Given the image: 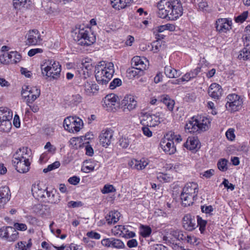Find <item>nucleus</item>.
I'll return each instance as SVG.
<instances>
[{
	"label": "nucleus",
	"instance_id": "obj_60",
	"mask_svg": "<svg viewBox=\"0 0 250 250\" xmlns=\"http://www.w3.org/2000/svg\"><path fill=\"white\" fill-rule=\"evenodd\" d=\"M44 149H47V151L51 154H54L56 150V147L51 145L49 142L46 143L44 146Z\"/></svg>",
	"mask_w": 250,
	"mask_h": 250
},
{
	"label": "nucleus",
	"instance_id": "obj_8",
	"mask_svg": "<svg viewBox=\"0 0 250 250\" xmlns=\"http://www.w3.org/2000/svg\"><path fill=\"white\" fill-rule=\"evenodd\" d=\"M226 107L227 109L231 112L240 110L242 106V99L235 94H229L226 97Z\"/></svg>",
	"mask_w": 250,
	"mask_h": 250
},
{
	"label": "nucleus",
	"instance_id": "obj_2",
	"mask_svg": "<svg viewBox=\"0 0 250 250\" xmlns=\"http://www.w3.org/2000/svg\"><path fill=\"white\" fill-rule=\"evenodd\" d=\"M210 126L209 119L206 117H193L185 125V130L189 133H200L208 130Z\"/></svg>",
	"mask_w": 250,
	"mask_h": 250
},
{
	"label": "nucleus",
	"instance_id": "obj_4",
	"mask_svg": "<svg viewBox=\"0 0 250 250\" xmlns=\"http://www.w3.org/2000/svg\"><path fill=\"white\" fill-rule=\"evenodd\" d=\"M125 96H118L114 93L107 95L103 100V106L107 109L115 111L119 109L125 110Z\"/></svg>",
	"mask_w": 250,
	"mask_h": 250
},
{
	"label": "nucleus",
	"instance_id": "obj_39",
	"mask_svg": "<svg viewBox=\"0 0 250 250\" xmlns=\"http://www.w3.org/2000/svg\"><path fill=\"white\" fill-rule=\"evenodd\" d=\"M31 245L32 243L30 239L27 243L25 241H21L16 245L15 250H29Z\"/></svg>",
	"mask_w": 250,
	"mask_h": 250
},
{
	"label": "nucleus",
	"instance_id": "obj_48",
	"mask_svg": "<svg viewBox=\"0 0 250 250\" xmlns=\"http://www.w3.org/2000/svg\"><path fill=\"white\" fill-rule=\"evenodd\" d=\"M197 225L198 226H199V229L201 232L202 233L205 230L206 226L207 225V221L205 220L202 219V218L199 216H197V219L196 220Z\"/></svg>",
	"mask_w": 250,
	"mask_h": 250
},
{
	"label": "nucleus",
	"instance_id": "obj_43",
	"mask_svg": "<svg viewBox=\"0 0 250 250\" xmlns=\"http://www.w3.org/2000/svg\"><path fill=\"white\" fill-rule=\"evenodd\" d=\"M158 179L161 182H170L173 177L167 173H160L157 176Z\"/></svg>",
	"mask_w": 250,
	"mask_h": 250
},
{
	"label": "nucleus",
	"instance_id": "obj_58",
	"mask_svg": "<svg viewBox=\"0 0 250 250\" xmlns=\"http://www.w3.org/2000/svg\"><path fill=\"white\" fill-rule=\"evenodd\" d=\"M83 204L81 201H71L68 203L67 206L69 208H76L81 207Z\"/></svg>",
	"mask_w": 250,
	"mask_h": 250
},
{
	"label": "nucleus",
	"instance_id": "obj_47",
	"mask_svg": "<svg viewBox=\"0 0 250 250\" xmlns=\"http://www.w3.org/2000/svg\"><path fill=\"white\" fill-rule=\"evenodd\" d=\"M228 161L225 159H221L219 160L217 163V166L220 170H221L222 171H225L227 170V164H228Z\"/></svg>",
	"mask_w": 250,
	"mask_h": 250
},
{
	"label": "nucleus",
	"instance_id": "obj_42",
	"mask_svg": "<svg viewBox=\"0 0 250 250\" xmlns=\"http://www.w3.org/2000/svg\"><path fill=\"white\" fill-rule=\"evenodd\" d=\"M151 231V229L148 226L141 225L140 227V233L143 237H148L150 235Z\"/></svg>",
	"mask_w": 250,
	"mask_h": 250
},
{
	"label": "nucleus",
	"instance_id": "obj_1",
	"mask_svg": "<svg viewBox=\"0 0 250 250\" xmlns=\"http://www.w3.org/2000/svg\"><path fill=\"white\" fill-rule=\"evenodd\" d=\"M114 72L113 62H100L95 68L96 80L99 84H106L112 78Z\"/></svg>",
	"mask_w": 250,
	"mask_h": 250
},
{
	"label": "nucleus",
	"instance_id": "obj_11",
	"mask_svg": "<svg viewBox=\"0 0 250 250\" xmlns=\"http://www.w3.org/2000/svg\"><path fill=\"white\" fill-rule=\"evenodd\" d=\"M19 233L13 227H2L0 228V237L10 242L15 241L19 237Z\"/></svg>",
	"mask_w": 250,
	"mask_h": 250
},
{
	"label": "nucleus",
	"instance_id": "obj_33",
	"mask_svg": "<svg viewBox=\"0 0 250 250\" xmlns=\"http://www.w3.org/2000/svg\"><path fill=\"white\" fill-rule=\"evenodd\" d=\"M196 197V196L182 193L181 195V199L182 205L185 207L189 206L192 205L193 203L194 198Z\"/></svg>",
	"mask_w": 250,
	"mask_h": 250
},
{
	"label": "nucleus",
	"instance_id": "obj_10",
	"mask_svg": "<svg viewBox=\"0 0 250 250\" xmlns=\"http://www.w3.org/2000/svg\"><path fill=\"white\" fill-rule=\"evenodd\" d=\"M160 146L166 153L169 155L175 153L176 151L173 142V138L170 139L168 134L162 139L160 143Z\"/></svg>",
	"mask_w": 250,
	"mask_h": 250
},
{
	"label": "nucleus",
	"instance_id": "obj_24",
	"mask_svg": "<svg viewBox=\"0 0 250 250\" xmlns=\"http://www.w3.org/2000/svg\"><path fill=\"white\" fill-rule=\"evenodd\" d=\"M149 161L146 158H142L140 160L132 159L128 162V166L132 168L138 170L145 169L148 165Z\"/></svg>",
	"mask_w": 250,
	"mask_h": 250
},
{
	"label": "nucleus",
	"instance_id": "obj_62",
	"mask_svg": "<svg viewBox=\"0 0 250 250\" xmlns=\"http://www.w3.org/2000/svg\"><path fill=\"white\" fill-rule=\"evenodd\" d=\"M14 229L17 230L24 231L27 229V226L25 224L16 223L14 224Z\"/></svg>",
	"mask_w": 250,
	"mask_h": 250
},
{
	"label": "nucleus",
	"instance_id": "obj_22",
	"mask_svg": "<svg viewBox=\"0 0 250 250\" xmlns=\"http://www.w3.org/2000/svg\"><path fill=\"white\" fill-rule=\"evenodd\" d=\"M12 164L18 172L21 173L27 172L30 168V160L17 161L12 160Z\"/></svg>",
	"mask_w": 250,
	"mask_h": 250
},
{
	"label": "nucleus",
	"instance_id": "obj_18",
	"mask_svg": "<svg viewBox=\"0 0 250 250\" xmlns=\"http://www.w3.org/2000/svg\"><path fill=\"white\" fill-rule=\"evenodd\" d=\"M32 152L30 149L27 147L20 148L13 155V160L17 161H27L30 160L31 157Z\"/></svg>",
	"mask_w": 250,
	"mask_h": 250
},
{
	"label": "nucleus",
	"instance_id": "obj_6",
	"mask_svg": "<svg viewBox=\"0 0 250 250\" xmlns=\"http://www.w3.org/2000/svg\"><path fill=\"white\" fill-rule=\"evenodd\" d=\"M21 95L25 101L27 105L33 104L41 95V89L36 86L23 85L22 87Z\"/></svg>",
	"mask_w": 250,
	"mask_h": 250
},
{
	"label": "nucleus",
	"instance_id": "obj_32",
	"mask_svg": "<svg viewBox=\"0 0 250 250\" xmlns=\"http://www.w3.org/2000/svg\"><path fill=\"white\" fill-rule=\"evenodd\" d=\"M120 213L117 211H111L105 217L108 224H115L119 220Z\"/></svg>",
	"mask_w": 250,
	"mask_h": 250
},
{
	"label": "nucleus",
	"instance_id": "obj_19",
	"mask_svg": "<svg viewBox=\"0 0 250 250\" xmlns=\"http://www.w3.org/2000/svg\"><path fill=\"white\" fill-rule=\"evenodd\" d=\"M32 152L30 149L27 147L20 148L13 155V160L17 161H27L30 160L31 157Z\"/></svg>",
	"mask_w": 250,
	"mask_h": 250
},
{
	"label": "nucleus",
	"instance_id": "obj_29",
	"mask_svg": "<svg viewBox=\"0 0 250 250\" xmlns=\"http://www.w3.org/2000/svg\"><path fill=\"white\" fill-rule=\"evenodd\" d=\"M198 192V185L194 182L187 183L183 188L182 193L197 196Z\"/></svg>",
	"mask_w": 250,
	"mask_h": 250
},
{
	"label": "nucleus",
	"instance_id": "obj_25",
	"mask_svg": "<svg viewBox=\"0 0 250 250\" xmlns=\"http://www.w3.org/2000/svg\"><path fill=\"white\" fill-rule=\"evenodd\" d=\"M83 88L84 94L89 96L96 95L99 90V86L96 83L88 82L84 83Z\"/></svg>",
	"mask_w": 250,
	"mask_h": 250
},
{
	"label": "nucleus",
	"instance_id": "obj_12",
	"mask_svg": "<svg viewBox=\"0 0 250 250\" xmlns=\"http://www.w3.org/2000/svg\"><path fill=\"white\" fill-rule=\"evenodd\" d=\"M25 38L26 44L28 46L40 45L42 41L41 34L37 29L30 30Z\"/></svg>",
	"mask_w": 250,
	"mask_h": 250
},
{
	"label": "nucleus",
	"instance_id": "obj_45",
	"mask_svg": "<svg viewBox=\"0 0 250 250\" xmlns=\"http://www.w3.org/2000/svg\"><path fill=\"white\" fill-rule=\"evenodd\" d=\"M27 0H13V4L16 10H20L24 7L27 3Z\"/></svg>",
	"mask_w": 250,
	"mask_h": 250
},
{
	"label": "nucleus",
	"instance_id": "obj_51",
	"mask_svg": "<svg viewBox=\"0 0 250 250\" xmlns=\"http://www.w3.org/2000/svg\"><path fill=\"white\" fill-rule=\"evenodd\" d=\"M184 239L187 241L188 243L190 244L197 245L199 243L198 239L193 235H184Z\"/></svg>",
	"mask_w": 250,
	"mask_h": 250
},
{
	"label": "nucleus",
	"instance_id": "obj_14",
	"mask_svg": "<svg viewBox=\"0 0 250 250\" xmlns=\"http://www.w3.org/2000/svg\"><path fill=\"white\" fill-rule=\"evenodd\" d=\"M160 119L159 116L146 113L142 116L141 124L144 126L154 127L160 124Z\"/></svg>",
	"mask_w": 250,
	"mask_h": 250
},
{
	"label": "nucleus",
	"instance_id": "obj_57",
	"mask_svg": "<svg viewBox=\"0 0 250 250\" xmlns=\"http://www.w3.org/2000/svg\"><path fill=\"white\" fill-rule=\"evenodd\" d=\"M151 50L154 53H157L158 52L160 49L161 48V44L159 41H156L155 42H153L151 44Z\"/></svg>",
	"mask_w": 250,
	"mask_h": 250
},
{
	"label": "nucleus",
	"instance_id": "obj_54",
	"mask_svg": "<svg viewBox=\"0 0 250 250\" xmlns=\"http://www.w3.org/2000/svg\"><path fill=\"white\" fill-rule=\"evenodd\" d=\"M101 191L103 194H107L114 192L116 191V189L112 185L106 184L104 186Z\"/></svg>",
	"mask_w": 250,
	"mask_h": 250
},
{
	"label": "nucleus",
	"instance_id": "obj_36",
	"mask_svg": "<svg viewBox=\"0 0 250 250\" xmlns=\"http://www.w3.org/2000/svg\"><path fill=\"white\" fill-rule=\"evenodd\" d=\"M165 73L169 78H177L180 76V74L177 70L171 66H166L165 67Z\"/></svg>",
	"mask_w": 250,
	"mask_h": 250
},
{
	"label": "nucleus",
	"instance_id": "obj_27",
	"mask_svg": "<svg viewBox=\"0 0 250 250\" xmlns=\"http://www.w3.org/2000/svg\"><path fill=\"white\" fill-rule=\"evenodd\" d=\"M101 243L104 246L115 248H121L124 246L121 240L114 238L104 239Z\"/></svg>",
	"mask_w": 250,
	"mask_h": 250
},
{
	"label": "nucleus",
	"instance_id": "obj_7",
	"mask_svg": "<svg viewBox=\"0 0 250 250\" xmlns=\"http://www.w3.org/2000/svg\"><path fill=\"white\" fill-rule=\"evenodd\" d=\"M83 125V121L77 117L69 116L63 121L64 129L70 133L79 132Z\"/></svg>",
	"mask_w": 250,
	"mask_h": 250
},
{
	"label": "nucleus",
	"instance_id": "obj_3",
	"mask_svg": "<svg viewBox=\"0 0 250 250\" xmlns=\"http://www.w3.org/2000/svg\"><path fill=\"white\" fill-rule=\"evenodd\" d=\"M42 74L45 79L51 78L57 80L60 77L61 65L58 62L52 60H45L41 64Z\"/></svg>",
	"mask_w": 250,
	"mask_h": 250
},
{
	"label": "nucleus",
	"instance_id": "obj_30",
	"mask_svg": "<svg viewBox=\"0 0 250 250\" xmlns=\"http://www.w3.org/2000/svg\"><path fill=\"white\" fill-rule=\"evenodd\" d=\"M199 140L195 137H189L184 144L185 147L189 150H194L198 147Z\"/></svg>",
	"mask_w": 250,
	"mask_h": 250
},
{
	"label": "nucleus",
	"instance_id": "obj_38",
	"mask_svg": "<svg viewBox=\"0 0 250 250\" xmlns=\"http://www.w3.org/2000/svg\"><path fill=\"white\" fill-rule=\"evenodd\" d=\"M125 230V226L118 225L114 227L112 229V233L117 236H121L125 237V233L124 231Z\"/></svg>",
	"mask_w": 250,
	"mask_h": 250
},
{
	"label": "nucleus",
	"instance_id": "obj_59",
	"mask_svg": "<svg viewBox=\"0 0 250 250\" xmlns=\"http://www.w3.org/2000/svg\"><path fill=\"white\" fill-rule=\"evenodd\" d=\"M43 52V49L42 48H33L29 50L27 54L29 57H33L37 54L42 53Z\"/></svg>",
	"mask_w": 250,
	"mask_h": 250
},
{
	"label": "nucleus",
	"instance_id": "obj_56",
	"mask_svg": "<svg viewBox=\"0 0 250 250\" xmlns=\"http://www.w3.org/2000/svg\"><path fill=\"white\" fill-rule=\"evenodd\" d=\"M0 62L4 64L10 63L8 53L5 52L0 56Z\"/></svg>",
	"mask_w": 250,
	"mask_h": 250
},
{
	"label": "nucleus",
	"instance_id": "obj_31",
	"mask_svg": "<svg viewBox=\"0 0 250 250\" xmlns=\"http://www.w3.org/2000/svg\"><path fill=\"white\" fill-rule=\"evenodd\" d=\"M160 101L167 106L169 111H172L173 110L175 102L169 96L167 95H162L160 97Z\"/></svg>",
	"mask_w": 250,
	"mask_h": 250
},
{
	"label": "nucleus",
	"instance_id": "obj_23",
	"mask_svg": "<svg viewBox=\"0 0 250 250\" xmlns=\"http://www.w3.org/2000/svg\"><path fill=\"white\" fill-rule=\"evenodd\" d=\"M60 195L55 189L49 191L47 189L46 191L45 198L43 202H47L50 204H56L60 201Z\"/></svg>",
	"mask_w": 250,
	"mask_h": 250
},
{
	"label": "nucleus",
	"instance_id": "obj_55",
	"mask_svg": "<svg viewBox=\"0 0 250 250\" xmlns=\"http://www.w3.org/2000/svg\"><path fill=\"white\" fill-rule=\"evenodd\" d=\"M248 11H244L241 15L236 17L235 19V21L236 22H243L246 20L248 16Z\"/></svg>",
	"mask_w": 250,
	"mask_h": 250
},
{
	"label": "nucleus",
	"instance_id": "obj_21",
	"mask_svg": "<svg viewBox=\"0 0 250 250\" xmlns=\"http://www.w3.org/2000/svg\"><path fill=\"white\" fill-rule=\"evenodd\" d=\"M131 65L140 70H146L149 65L148 61L145 58L135 56L131 60Z\"/></svg>",
	"mask_w": 250,
	"mask_h": 250
},
{
	"label": "nucleus",
	"instance_id": "obj_53",
	"mask_svg": "<svg viewBox=\"0 0 250 250\" xmlns=\"http://www.w3.org/2000/svg\"><path fill=\"white\" fill-rule=\"evenodd\" d=\"M122 83V82L121 79L119 78H115L110 83L109 88L110 89H114L117 87L121 85Z\"/></svg>",
	"mask_w": 250,
	"mask_h": 250
},
{
	"label": "nucleus",
	"instance_id": "obj_49",
	"mask_svg": "<svg viewBox=\"0 0 250 250\" xmlns=\"http://www.w3.org/2000/svg\"><path fill=\"white\" fill-rule=\"evenodd\" d=\"M238 58L244 60L249 59L250 58V51L246 48H243L240 51Z\"/></svg>",
	"mask_w": 250,
	"mask_h": 250
},
{
	"label": "nucleus",
	"instance_id": "obj_41",
	"mask_svg": "<svg viewBox=\"0 0 250 250\" xmlns=\"http://www.w3.org/2000/svg\"><path fill=\"white\" fill-rule=\"evenodd\" d=\"M112 6L115 9L120 10L125 8V0H110Z\"/></svg>",
	"mask_w": 250,
	"mask_h": 250
},
{
	"label": "nucleus",
	"instance_id": "obj_64",
	"mask_svg": "<svg viewBox=\"0 0 250 250\" xmlns=\"http://www.w3.org/2000/svg\"><path fill=\"white\" fill-rule=\"evenodd\" d=\"M80 181V178L77 176H73L72 177H71L68 180V182L70 184L73 185H77L79 183Z\"/></svg>",
	"mask_w": 250,
	"mask_h": 250
},
{
	"label": "nucleus",
	"instance_id": "obj_61",
	"mask_svg": "<svg viewBox=\"0 0 250 250\" xmlns=\"http://www.w3.org/2000/svg\"><path fill=\"white\" fill-rule=\"evenodd\" d=\"M86 236L89 238H92L95 239H100L101 238V235L98 232H94L93 231H90L86 233Z\"/></svg>",
	"mask_w": 250,
	"mask_h": 250
},
{
	"label": "nucleus",
	"instance_id": "obj_63",
	"mask_svg": "<svg viewBox=\"0 0 250 250\" xmlns=\"http://www.w3.org/2000/svg\"><path fill=\"white\" fill-rule=\"evenodd\" d=\"M192 78H193V76L191 75L189 72L186 73L181 78L178 79V82H188Z\"/></svg>",
	"mask_w": 250,
	"mask_h": 250
},
{
	"label": "nucleus",
	"instance_id": "obj_20",
	"mask_svg": "<svg viewBox=\"0 0 250 250\" xmlns=\"http://www.w3.org/2000/svg\"><path fill=\"white\" fill-rule=\"evenodd\" d=\"M47 189V188L43 186L40 184H38L32 186L31 191L33 196L36 199L38 200L41 199L43 201Z\"/></svg>",
	"mask_w": 250,
	"mask_h": 250
},
{
	"label": "nucleus",
	"instance_id": "obj_13",
	"mask_svg": "<svg viewBox=\"0 0 250 250\" xmlns=\"http://www.w3.org/2000/svg\"><path fill=\"white\" fill-rule=\"evenodd\" d=\"M113 135L114 131L111 128H106L103 129L99 136L100 144L103 146L107 147L114 140Z\"/></svg>",
	"mask_w": 250,
	"mask_h": 250
},
{
	"label": "nucleus",
	"instance_id": "obj_26",
	"mask_svg": "<svg viewBox=\"0 0 250 250\" xmlns=\"http://www.w3.org/2000/svg\"><path fill=\"white\" fill-rule=\"evenodd\" d=\"M11 198L10 190L8 187L3 186L0 188V208L8 202Z\"/></svg>",
	"mask_w": 250,
	"mask_h": 250
},
{
	"label": "nucleus",
	"instance_id": "obj_16",
	"mask_svg": "<svg viewBox=\"0 0 250 250\" xmlns=\"http://www.w3.org/2000/svg\"><path fill=\"white\" fill-rule=\"evenodd\" d=\"M232 21L228 19H218L215 23L217 31L220 33H226L231 29Z\"/></svg>",
	"mask_w": 250,
	"mask_h": 250
},
{
	"label": "nucleus",
	"instance_id": "obj_46",
	"mask_svg": "<svg viewBox=\"0 0 250 250\" xmlns=\"http://www.w3.org/2000/svg\"><path fill=\"white\" fill-rule=\"evenodd\" d=\"M69 144L73 148L78 149L81 146V139L78 137H73L70 140Z\"/></svg>",
	"mask_w": 250,
	"mask_h": 250
},
{
	"label": "nucleus",
	"instance_id": "obj_28",
	"mask_svg": "<svg viewBox=\"0 0 250 250\" xmlns=\"http://www.w3.org/2000/svg\"><path fill=\"white\" fill-rule=\"evenodd\" d=\"M208 93L212 98L218 99L222 95V89L219 84L213 83L210 85Z\"/></svg>",
	"mask_w": 250,
	"mask_h": 250
},
{
	"label": "nucleus",
	"instance_id": "obj_37",
	"mask_svg": "<svg viewBox=\"0 0 250 250\" xmlns=\"http://www.w3.org/2000/svg\"><path fill=\"white\" fill-rule=\"evenodd\" d=\"M10 62L11 64H15L19 62L21 58V56L17 51H11L8 53Z\"/></svg>",
	"mask_w": 250,
	"mask_h": 250
},
{
	"label": "nucleus",
	"instance_id": "obj_44",
	"mask_svg": "<svg viewBox=\"0 0 250 250\" xmlns=\"http://www.w3.org/2000/svg\"><path fill=\"white\" fill-rule=\"evenodd\" d=\"M169 235L172 239L184 240V234L178 230H171Z\"/></svg>",
	"mask_w": 250,
	"mask_h": 250
},
{
	"label": "nucleus",
	"instance_id": "obj_50",
	"mask_svg": "<svg viewBox=\"0 0 250 250\" xmlns=\"http://www.w3.org/2000/svg\"><path fill=\"white\" fill-rule=\"evenodd\" d=\"M138 70L139 69H137L136 67L134 68V67L132 68H129L127 71V77L130 79L135 78V77L138 75L139 72H140Z\"/></svg>",
	"mask_w": 250,
	"mask_h": 250
},
{
	"label": "nucleus",
	"instance_id": "obj_5",
	"mask_svg": "<svg viewBox=\"0 0 250 250\" xmlns=\"http://www.w3.org/2000/svg\"><path fill=\"white\" fill-rule=\"evenodd\" d=\"M75 40L78 44L89 46L95 42L96 37L88 27H80L76 31Z\"/></svg>",
	"mask_w": 250,
	"mask_h": 250
},
{
	"label": "nucleus",
	"instance_id": "obj_35",
	"mask_svg": "<svg viewBox=\"0 0 250 250\" xmlns=\"http://www.w3.org/2000/svg\"><path fill=\"white\" fill-rule=\"evenodd\" d=\"M137 101L134 96L129 95L126 97V106L129 111L132 110L137 107Z\"/></svg>",
	"mask_w": 250,
	"mask_h": 250
},
{
	"label": "nucleus",
	"instance_id": "obj_15",
	"mask_svg": "<svg viewBox=\"0 0 250 250\" xmlns=\"http://www.w3.org/2000/svg\"><path fill=\"white\" fill-rule=\"evenodd\" d=\"M170 0H161L157 4L158 8V15L162 19L167 18L169 20Z\"/></svg>",
	"mask_w": 250,
	"mask_h": 250
},
{
	"label": "nucleus",
	"instance_id": "obj_9",
	"mask_svg": "<svg viewBox=\"0 0 250 250\" xmlns=\"http://www.w3.org/2000/svg\"><path fill=\"white\" fill-rule=\"evenodd\" d=\"M183 7L180 0H170L169 20H175L183 14Z\"/></svg>",
	"mask_w": 250,
	"mask_h": 250
},
{
	"label": "nucleus",
	"instance_id": "obj_17",
	"mask_svg": "<svg viewBox=\"0 0 250 250\" xmlns=\"http://www.w3.org/2000/svg\"><path fill=\"white\" fill-rule=\"evenodd\" d=\"M183 228L188 230L192 231L198 227L195 216L190 214H186L182 219Z\"/></svg>",
	"mask_w": 250,
	"mask_h": 250
},
{
	"label": "nucleus",
	"instance_id": "obj_34",
	"mask_svg": "<svg viewBox=\"0 0 250 250\" xmlns=\"http://www.w3.org/2000/svg\"><path fill=\"white\" fill-rule=\"evenodd\" d=\"M13 117L12 111L7 107H0V121L2 119H12Z\"/></svg>",
	"mask_w": 250,
	"mask_h": 250
},
{
	"label": "nucleus",
	"instance_id": "obj_40",
	"mask_svg": "<svg viewBox=\"0 0 250 250\" xmlns=\"http://www.w3.org/2000/svg\"><path fill=\"white\" fill-rule=\"evenodd\" d=\"M12 119H7L0 121V127L1 130L4 132H8L10 129L12 125L11 120Z\"/></svg>",
	"mask_w": 250,
	"mask_h": 250
},
{
	"label": "nucleus",
	"instance_id": "obj_52",
	"mask_svg": "<svg viewBox=\"0 0 250 250\" xmlns=\"http://www.w3.org/2000/svg\"><path fill=\"white\" fill-rule=\"evenodd\" d=\"M60 165V163L59 161H55L53 163L48 165L46 168H44L43 172L44 173H47L49 171L58 168Z\"/></svg>",
	"mask_w": 250,
	"mask_h": 250
}]
</instances>
